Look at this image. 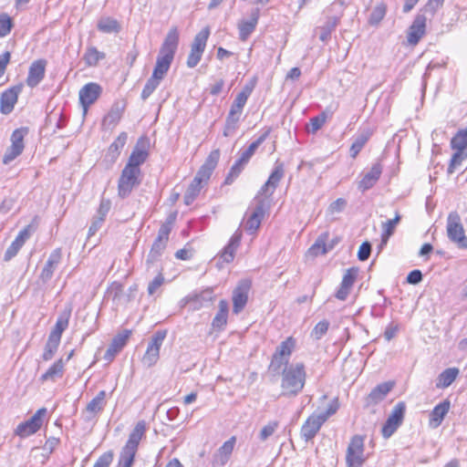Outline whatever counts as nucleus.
Listing matches in <instances>:
<instances>
[{
    "mask_svg": "<svg viewBox=\"0 0 467 467\" xmlns=\"http://www.w3.org/2000/svg\"><path fill=\"white\" fill-rule=\"evenodd\" d=\"M307 379L306 368L303 362L285 364L281 372V395L296 397L301 393Z\"/></svg>",
    "mask_w": 467,
    "mask_h": 467,
    "instance_id": "obj_2",
    "label": "nucleus"
},
{
    "mask_svg": "<svg viewBox=\"0 0 467 467\" xmlns=\"http://www.w3.org/2000/svg\"><path fill=\"white\" fill-rule=\"evenodd\" d=\"M179 40L180 34L178 27L171 26L161 46L151 77L148 79L141 91V97L143 99L150 97L166 76L174 59L179 46Z\"/></svg>",
    "mask_w": 467,
    "mask_h": 467,
    "instance_id": "obj_1",
    "label": "nucleus"
},
{
    "mask_svg": "<svg viewBox=\"0 0 467 467\" xmlns=\"http://www.w3.org/2000/svg\"><path fill=\"white\" fill-rule=\"evenodd\" d=\"M28 128L21 127L12 132L10 136V146L6 148L2 157L3 164H10L23 153L26 147L25 138L28 134Z\"/></svg>",
    "mask_w": 467,
    "mask_h": 467,
    "instance_id": "obj_6",
    "label": "nucleus"
},
{
    "mask_svg": "<svg viewBox=\"0 0 467 467\" xmlns=\"http://www.w3.org/2000/svg\"><path fill=\"white\" fill-rule=\"evenodd\" d=\"M127 141V133L120 132L114 141L109 146L107 155L111 161H116L119 156Z\"/></svg>",
    "mask_w": 467,
    "mask_h": 467,
    "instance_id": "obj_39",
    "label": "nucleus"
},
{
    "mask_svg": "<svg viewBox=\"0 0 467 467\" xmlns=\"http://www.w3.org/2000/svg\"><path fill=\"white\" fill-rule=\"evenodd\" d=\"M242 240V233L241 232H235L230 241L227 246L224 248V251L223 253V260L226 262H231L234 257V253L236 249L239 247Z\"/></svg>",
    "mask_w": 467,
    "mask_h": 467,
    "instance_id": "obj_41",
    "label": "nucleus"
},
{
    "mask_svg": "<svg viewBox=\"0 0 467 467\" xmlns=\"http://www.w3.org/2000/svg\"><path fill=\"white\" fill-rule=\"evenodd\" d=\"M370 252H371V244H369V242H368V241L363 242L358 248V258L360 261H366L369 257Z\"/></svg>",
    "mask_w": 467,
    "mask_h": 467,
    "instance_id": "obj_62",
    "label": "nucleus"
},
{
    "mask_svg": "<svg viewBox=\"0 0 467 467\" xmlns=\"http://www.w3.org/2000/svg\"><path fill=\"white\" fill-rule=\"evenodd\" d=\"M324 423V418L319 417L317 414H311L301 427V437L305 441H311L317 434Z\"/></svg>",
    "mask_w": 467,
    "mask_h": 467,
    "instance_id": "obj_25",
    "label": "nucleus"
},
{
    "mask_svg": "<svg viewBox=\"0 0 467 467\" xmlns=\"http://www.w3.org/2000/svg\"><path fill=\"white\" fill-rule=\"evenodd\" d=\"M260 16V11L258 8L254 9L249 19H242L238 25L237 28L239 31V38L242 41H246L248 37L254 33L258 24Z\"/></svg>",
    "mask_w": 467,
    "mask_h": 467,
    "instance_id": "obj_26",
    "label": "nucleus"
},
{
    "mask_svg": "<svg viewBox=\"0 0 467 467\" xmlns=\"http://www.w3.org/2000/svg\"><path fill=\"white\" fill-rule=\"evenodd\" d=\"M405 410H406L405 403L403 401L398 402L394 406V408H393L391 413L389 414V416L388 417V419L390 421H393L395 424H398L400 426L403 421V419H404Z\"/></svg>",
    "mask_w": 467,
    "mask_h": 467,
    "instance_id": "obj_49",
    "label": "nucleus"
},
{
    "mask_svg": "<svg viewBox=\"0 0 467 467\" xmlns=\"http://www.w3.org/2000/svg\"><path fill=\"white\" fill-rule=\"evenodd\" d=\"M284 173L285 171L282 164L275 166L267 181L261 187L257 195H259L260 198H263L262 196H264V199L265 200L269 199L284 177Z\"/></svg>",
    "mask_w": 467,
    "mask_h": 467,
    "instance_id": "obj_19",
    "label": "nucleus"
},
{
    "mask_svg": "<svg viewBox=\"0 0 467 467\" xmlns=\"http://www.w3.org/2000/svg\"><path fill=\"white\" fill-rule=\"evenodd\" d=\"M211 35L209 26L202 28L193 37L186 58V65L190 68L195 67L202 60Z\"/></svg>",
    "mask_w": 467,
    "mask_h": 467,
    "instance_id": "obj_4",
    "label": "nucleus"
},
{
    "mask_svg": "<svg viewBox=\"0 0 467 467\" xmlns=\"http://www.w3.org/2000/svg\"><path fill=\"white\" fill-rule=\"evenodd\" d=\"M220 156L221 151L219 149H214L209 152L184 193V200L187 204L192 202L200 194L202 189L207 185L218 165Z\"/></svg>",
    "mask_w": 467,
    "mask_h": 467,
    "instance_id": "obj_3",
    "label": "nucleus"
},
{
    "mask_svg": "<svg viewBox=\"0 0 467 467\" xmlns=\"http://www.w3.org/2000/svg\"><path fill=\"white\" fill-rule=\"evenodd\" d=\"M253 286L252 279L244 278L240 280L233 290L232 302L233 312L239 314L243 311L249 300V294Z\"/></svg>",
    "mask_w": 467,
    "mask_h": 467,
    "instance_id": "obj_10",
    "label": "nucleus"
},
{
    "mask_svg": "<svg viewBox=\"0 0 467 467\" xmlns=\"http://www.w3.org/2000/svg\"><path fill=\"white\" fill-rule=\"evenodd\" d=\"M147 431V424L145 420H139L125 443L126 446L135 449L139 448L140 441L144 438Z\"/></svg>",
    "mask_w": 467,
    "mask_h": 467,
    "instance_id": "obj_34",
    "label": "nucleus"
},
{
    "mask_svg": "<svg viewBox=\"0 0 467 467\" xmlns=\"http://www.w3.org/2000/svg\"><path fill=\"white\" fill-rule=\"evenodd\" d=\"M328 119V114L326 111H322L319 115L310 119L308 131L316 133L320 130Z\"/></svg>",
    "mask_w": 467,
    "mask_h": 467,
    "instance_id": "obj_53",
    "label": "nucleus"
},
{
    "mask_svg": "<svg viewBox=\"0 0 467 467\" xmlns=\"http://www.w3.org/2000/svg\"><path fill=\"white\" fill-rule=\"evenodd\" d=\"M59 343L60 342H57L55 339L50 340V337H48L47 343L45 347V350L42 355L43 360L48 361L54 357L55 353L57 352Z\"/></svg>",
    "mask_w": 467,
    "mask_h": 467,
    "instance_id": "obj_54",
    "label": "nucleus"
},
{
    "mask_svg": "<svg viewBox=\"0 0 467 467\" xmlns=\"http://www.w3.org/2000/svg\"><path fill=\"white\" fill-rule=\"evenodd\" d=\"M138 449L124 445L119 455V467H131L135 461Z\"/></svg>",
    "mask_w": 467,
    "mask_h": 467,
    "instance_id": "obj_43",
    "label": "nucleus"
},
{
    "mask_svg": "<svg viewBox=\"0 0 467 467\" xmlns=\"http://www.w3.org/2000/svg\"><path fill=\"white\" fill-rule=\"evenodd\" d=\"M451 148L452 150H465L467 148V128L456 132L451 140Z\"/></svg>",
    "mask_w": 467,
    "mask_h": 467,
    "instance_id": "obj_46",
    "label": "nucleus"
},
{
    "mask_svg": "<svg viewBox=\"0 0 467 467\" xmlns=\"http://www.w3.org/2000/svg\"><path fill=\"white\" fill-rule=\"evenodd\" d=\"M66 361L63 358L56 360L40 377L42 382L55 381L57 379L62 378L65 371Z\"/></svg>",
    "mask_w": 467,
    "mask_h": 467,
    "instance_id": "obj_33",
    "label": "nucleus"
},
{
    "mask_svg": "<svg viewBox=\"0 0 467 467\" xmlns=\"http://www.w3.org/2000/svg\"><path fill=\"white\" fill-rule=\"evenodd\" d=\"M329 327V323L326 320H322L318 322L315 327L313 328L312 335L315 338L319 339L322 336H324Z\"/></svg>",
    "mask_w": 467,
    "mask_h": 467,
    "instance_id": "obj_59",
    "label": "nucleus"
},
{
    "mask_svg": "<svg viewBox=\"0 0 467 467\" xmlns=\"http://www.w3.org/2000/svg\"><path fill=\"white\" fill-rule=\"evenodd\" d=\"M71 313H72V307H71V306H68L58 316L57 322L48 336V337H50V340L55 339L57 342H60L63 332L68 327Z\"/></svg>",
    "mask_w": 467,
    "mask_h": 467,
    "instance_id": "obj_27",
    "label": "nucleus"
},
{
    "mask_svg": "<svg viewBox=\"0 0 467 467\" xmlns=\"http://www.w3.org/2000/svg\"><path fill=\"white\" fill-rule=\"evenodd\" d=\"M59 260H60V253L59 252H57V253L51 254V256L47 260L45 267L42 270L41 277L43 279H49L52 276L54 269H55L56 265L58 264Z\"/></svg>",
    "mask_w": 467,
    "mask_h": 467,
    "instance_id": "obj_47",
    "label": "nucleus"
},
{
    "mask_svg": "<svg viewBox=\"0 0 467 467\" xmlns=\"http://www.w3.org/2000/svg\"><path fill=\"white\" fill-rule=\"evenodd\" d=\"M394 381H387L376 386L368 395L366 400L368 406L376 405L383 400L388 393L394 388Z\"/></svg>",
    "mask_w": 467,
    "mask_h": 467,
    "instance_id": "obj_29",
    "label": "nucleus"
},
{
    "mask_svg": "<svg viewBox=\"0 0 467 467\" xmlns=\"http://www.w3.org/2000/svg\"><path fill=\"white\" fill-rule=\"evenodd\" d=\"M255 200L257 202L256 206L248 216L245 223L246 231L252 234H255L260 228L261 223L270 207L268 200L260 198L259 195H256Z\"/></svg>",
    "mask_w": 467,
    "mask_h": 467,
    "instance_id": "obj_11",
    "label": "nucleus"
},
{
    "mask_svg": "<svg viewBox=\"0 0 467 467\" xmlns=\"http://www.w3.org/2000/svg\"><path fill=\"white\" fill-rule=\"evenodd\" d=\"M296 339L290 336L283 340L272 355L269 368L278 370L282 366L289 364V358L296 349Z\"/></svg>",
    "mask_w": 467,
    "mask_h": 467,
    "instance_id": "obj_8",
    "label": "nucleus"
},
{
    "mask_svg": "<svg viewBox=\"0 0 467 467\" xmlns=\"http://www.w3.org/2000/svg\"><path fill=\"white\" fill-rule=\"evenodd\" d=\"M451 408L449 400H444L437 404L430 413L429 425L431 428L439 427Z\"/></svg>",
    "mask_w": 467,
    "mask_h": 467,
    "instance_id": "obj_31",
    "label": "nucleus"
},
{
    "mask_svg": "<svg viewBox=\"0 0 467 467\" xmlns=\"http://www.w3.org/2000/svg\"><path fill=\"white\" fill-rule=\"evenodd\" d=\"M460 370L457 368H449L443 370L437 378L436 388L446 389L452 384V382L459 376Z\"/></svg>",
    "mask_w": 467,
    "mask_h": 467,
    "instance_id": "obj_37",
    "label": "nucleus"
},
{
    "mask_svg": "<svg viewBox=\"0 0 467 467\" xmlns=\"http://www.w3.org/2000/svg\"><path fill=\"white\" fill-rule=\"evenodd\" d=\"M219 310L213 319L212 327L213 329L220 331L224 328L228 320V303L225 299H222L218 304Z\"/></svg>",
    "mask_w": 467,
    "mask_h": 467,
    "instance_id": "obj_35",
    "label": "nucleus"
},
{
    "mask_svg": "<svg viewBox=\"0 0 467 467\" xmlns=\"http://www.w3.org/2000/svg\"><path fill=\"white\" fill-rule=\"evenodd\" d=\"M125 110L124 105L114 104L102 119V127L106 130L114 129L120 121Z\"/></svg>",
    "mask_w": 467,
    "mask_h": 467,
    "instance_id": "obj_30",
    "label": "nucleus"
},
{
    "mask_svg": "<svg viewBox=\"0 0 467 467\" xmlns=\"http://www.w3.org/2000/svg\"><path fill=\"white\" fill-rule=\"evenodd\" d=\"M382 173V165L377 162L371 166L368 171H367L361 180L358 182V188L364 192L373 187Z\"/></svg>",
    "mask_w": 467,
    "mask_h": 467,
    "instance_id": "obj_28",
    "label": "nucleus"
},
{
    "mask_svg": "<svg viewBox=\"0 0 467 467\" xmlns=\"http://www.w3.org/2000/svg\"><path fill=\"white\" fill-rule=\"evenodd\" d=\"M37 223L33 221L26 226H25L22 230L19 231L15 240L11 243V244L6 249L4 259L5 261H10L14 258L20 249L24 246L26 242L31 237L32 234L36 230Z\"/></svg>",
    "mask_w": 467,
    "mask_h": 467,
    "instance_id": "obj_13",
    "label": "nucleus"
},
{
    "mask_svg": "<svg viewBox=\"0 0 467 467\" xmlns=\"http://www.w3.org/2000/svg\"><path fill=\"white\" fill-rule=\"evenodd\" d=\"M97 27L100 32L105 34H117L121 29L119 22L110 16L101 17L98 21Z\"/></svg>",
    "mask_w": 467,
    "mask_h": 467,
    "instance_id": "obj_38",
    "label": "nucleus"
},
{
    "mask_svg": "<svg viewBox=\"0 0 467 467\" xmlns=\"http://www.w3.org/2000/svg\"><path fill=\"white\" fill-rule=\"evenodd\" d=\"M426 28L427 17L424 15H417L408 30V43L411 46H416L425 36Z\"/></svg>",
    "mask_w": 467,
    "mask_h": 467,
    "instance_id": "obj_18",
    "label": "nucleus"
},
{
    "mask_svg": "<svg viewBox=\"0 0 467 467\" xmlns=\"http://www.w3.org/2000/svg\"><path fill=\"white\" fill-rule=\"evenodd\" d=\"M278 421L272 420L269 421L266 425H265L259 433V438L261 441H265L267 438H269L271 435L275 433L276 429L278 428Z\"/></svg>",
    "mask_w": 467,
    "mask_h": 467,
    "instance_id": "obj_55",
    "label": "nucleus"
},
{
    "mask_svg": "<svg viewBox=\"0 0 467 467\" xmlns=\"http://www.w3.org/2000/svg\"><path fill=\"white\" fill-rule=\"evenodd\" d=\"M373 130L369 128L361 130L358 135L353 140L349 147V155L352 159H356L365 145L368 142Z\"/></svg>",
    "mask_w": 467,
    "mask_h": 467,
    "instance_id": "obj_32",
    "label": "nucleus"
},
{
    "mask_svg": "<svg viewBox=\"0 0 467 467\" xmlns=\"http://www.w3.org/2000/svg\"><path fill=\"white\" fill-rule=\"evenodd\" d=\"M105 57V53L99 51L96 47H88L83 55V60L88 67H97L99 61Z\"/></svg>",
    "mask_w": 467,
    "mask_h": 467,
    "instance_id": "obj_40",
    "label": "nucleus"
},
{
    "mask_svg": "<svg viewBox=\"0 0 467 467\" xmlns=\"http://www.w3.org/2000/svg\"><path fill=\"white\" fill-rule=\"evenodd\" d=\"M346 205H347V201L343 198H338L330 203V205L328 207V212L331 214L338 213L343 211V209L346 207Z\"/></svg>",
    "mask_w": 467,
    "mask_h": 467,
    "instance_id": "obj_63",
    "label": "nucleus"
},
{
    "mask_svg": "<svg viewBox=\"0 0 467 467\" xmlns=\"http://www.w3.org/2000/svg\"><path fill=\"white\" fill-rule=\"evenodd\" d=\"M255 87V80L251 81L246 84L243 89L236 96L234 103L232 104L231 109L229 111L228 120L234 119L235 115H240L246 101L250 95L252 94L254 88Z\"/></svg>",
    "mask_w": 467,
    "mask_h": 467,
    "instance_id": "obj_24",
    "label": "nucleus"
},
{
    "mask_svg": "<svg viewBox=\"0 0 467 467\" xmlns=\"http://www.w3.org/2000/svg\"><path fill=\"white\" fill-rule=\"evenodd\" d=\"M399 427L400 425L395 424L393 421L387 419L381 429L382 436L386 439L389 438Z\"/></svg>",
    "mask_w": 467,
    "mask_h": 467,
    "instance_id": "obj_60",
    "label": "nucleus"
},
{
    "mask_svg": "<svg viewBox=\"0 0 467 467\" xmlns=\"http://www.w3.org/2000/svg\"><path fill=\"white\" fill-rule=\"evenodd\" d=\"M358 275V270L356 268H349L346 271L343 275L341 284L344 286L352 288Z\"/></svg>",
    "mask_w": 467,
    "mask_h": 467,
    "instance_id": "obj_56",
    "label": "nucleus"
},
{
    "mask_svg": "<svg viewBox=\"0 0 467 467\" xmlns=\"http://www.w3.org/2000/svg\"><path fill=\"white\" fill-rule=\"evenodd\" d=\"M140 171L124 167L118 182V194L121 198L128 197L133 189L140 184Z\"/></svg>",
    "mask_w": 467,
    "mask_h": 467,
    "instance_id": "obj_12",
    "label": "nucleus"
},
{
    "mask_svg": "<svg viewBox=\"0 0 467 467\" xmlns=\"http://www.w3.org/2000/svg\"><path fill=\"white\" fill-rule=\"evenodd\" d=\"M454 150L455 152L452 154L447 169L449 174L453 173L456 168L462 164V161L467 158V152L460 150Z\"/></svg>",
    "mask_w": 467,
    "mask_h": 467,
    "instance_id": "obj_52",
    "label": "nucleus"
},
{
    "mask_svg": "<svg viewBox=\"0 0 467 467\" xmlns=\"http://www.w3.org/2000/svg\"><path fill=\"white\" fill-rule=\"evenodd\" d=\"M22 88V84H19L12 86L2 92L0 96V112L2 114L7 115L13 111Z\"/></svg>",
    "mask_w": 467,
    "mask_h": 467,
    "instance_id": "obj_16",
    "label": "nucleus"
},
{
    "mask_svg": "<svg viewBox=\"0 0 467 467\" xmlns=\"http://www.w3.org/2000/svg\"><path fill=\"white\" fill-rule=\"evenodd\" d=\"M165 282L163 274L160 272L148 285L149 295H153Z\"/></svg>",
    "mask_w": 467,
    "mask_h": 467,
    "instance_id": "obj_57",
    "label": "nucleus"
},
{
    "mask_svg": "<svg viewBox=\"0 0 467 467\" xmlns=\"http://www.w3.org/2000/svg\"><path fill=\"white\" fill-rule=\"evenodd\" d=\"M367 460L365 437L358 434L352 436L346 451V466L363 467Z\"/></svg>",
    "mask_w": 467,
    "mask_h": 467,
    "instance_id": "obj_5",
    "label": "nucleus"
},
{
    "mask_svg": "<svg viewBox=\"0 0 467 467\" xmlns=\"http://www.w3.org/2000/svg\"><path fill=\"white\" fill-rule=\"evenodd\" d=\"M329 237V233L325 232L321 234L316 242L310 246L308 249V253L312 256H318L326 254L329 250L333 249L336 244H337L341 241V237L336 236L334 237L329 244H327V240Z\"/></svg>",
    "mask_w": 467,
    "mask_h": 467,
    "instance_id": "obj_21",
    "label": "nucleus"
},
{
    "mask_svg": "<svg viewBox=\"0 0 467 467\" xmlns=\"http://www.w3.org/2000/svg\"><path fill=\"white\" fill-rule=\"evenodd\" d=\"M270 130H266L264 134H262L255 141L252 142L249 147L242 153L240 156V160L246 164L250 161L251 157L254 154L256 149L260 144H262L265 139L268 137Z\"/></svg>",
    "mask_w": 467,
    "mask_h": 467,
    "instance_id": "obj_44",
    "label": "nucleus"
},
{
    "mask_svg": "<svg viewBox=\"0 0 467 467\" xmlns=\"http://www.w3.org/2000/svg\"><path fill=\"white\" fill-rule=\"evenodd\" d=\"M400 220V216L399 213L396 214V216L393 219L389 220L383 224V234L381 235L382 243L384 244H387L389 238L393 234L395 228L397 224L399 223Z\"/></svg>",
    "mask_w": 467,
    "mask_h": 467,
    "instance_id": "obj_50",
    "label": "nucleus"
},
{
    "mask_svg": "<svg viewBox=\"0 0 467 467\" xmlns=\"http://www.w3.org/2000/svg\"><path fill=\"white\" fill-rule=\"evenodd\" d=\"M47 415V408L38 409L30 419L16 426L14 431L15 435L20 438H26L36 433L42 428Z\"/></svg>",
    "mask_w": 467,
    "mask_h": 467,
    "instance_id": "obj_9",
    "label": "nucleus"
},
{
    "mask_svg": "<svg viewBox=\"0 0 467 467\" xmlns=\"http://www.w3.org/2000/svg\"><path fill=\"white\" fill-rule=\"evenodd\" d=\"M235 443V436H232L223 443V445L217 450L213 457V467H222L228 462L234 451Z\"/></svg>",
    "mask_w": 467,
    "mask_h": 467,
    "instance_id": "obj_23",
    "label": "nucleus"
},
{
    "mask_svg": "<svg viewBox=\"0 0 467 467\" xmlns=\"http://www.w3.org/2000/svg\"><path fill=\"white\" fill-rule=\"evenodd\" d=\"M132 332L130 329H125L116 335L105 352L104 359L110 363L114 360L115 357L127 345Z\"/></svg>",
    "mask_w": 467,
    "mask_h": 467,
    "instance_id": "obj_17",
    "label": "nucleus"
},
{
    "mask_svg": "<svg viewBox=\"0 0 467 467\" xmlns=\"http://www.w3.org/2000/svg\"><path fill=\"white\" fill-rule=\"evenodd\" d=\"M102 87L96 82L85 84L78 91V100L83 109L84 114H87L88 109L101 96Z\"/></svg>",
    "mask_w": 467,
    "mask_h": 467,
    "instance_id": "obj_14",
    "label": "nucleus"
},
{
    "mask_svg": "<svg viewBox=\"0 0 467 467\" xmlns=\"http://www.w3.org/2000/svg\"><path fill=\"white\" fill-rule=\"evenodd\" d=\"M339 409V400H338V398H334L331 402L329 403V405L327 406V409L326 410V411L322 414H317L319 417H322L324 418V421L326 422L327 420L331 417L332 415H334L337 410Z\"/></svg>",
    "mask_w": 467,
    "mask_h": 467,
    "instance_id": "obj_58",
    "label": "nucleus"
},
{
    "mask_svg": "<svg viewBox=\"0 0 467 467\" xmlns=\"http://www.w3.org/2000/svg\"><path fill=\"white\" fill-rule=\"evenodd\" d=\"M171 229L172 221H167L161 225L158 232V235L154 240L150 251V254L153 258L160 255L161 253L165 249L169 241V236L171 232Z\"/></svg>",
    "mask_w": 467,
    "mask_h": 467,
    "instance_id": "obj_20",
    "label": "nucleus"
},
{
    "mask_svg": "<svg viewBox=\"0 0 467 467\" xmlns=\"http://www.w3.org/2000/svg\"><path fill=\"white\" fill-rule=\"evenodd\" d=\"M246 165L245 162L241 161L240 159H238L231 167L225 180V184H231L240 175L242 171L244 170V166Z\"/></svg>",
    "mask_w": 467,
    "mask_h": 467,
    "instance_id": "obj_51",
    "label": "nucleus"
},
{
    "mask_svg": "<svg viewBox=\"0 0 467 467\" xmlns=\"http://www.w3.org/2000/svg\"><path fill=\"white\" fill-rule=\"evenodd\" d=\"M447 234L449 238L457 243L460 247L467 248V237L461 223V217L457 213H451L448 216Z\"/></svg>",
    "mask_w": 467,
    "mask_h": 467,
    "instance_id": "obj_15",
    "label": "nucleus"
},
{
    "mask_svg": "<svg viewBox=\"0 0 467 467\" xmlns=\"http://www.w3.org/2000/svg\"><path fill=\"white\" fill-rule=\"evenodd\" d=\"M147 150L140 148L137 145L130 153L128 163L125 165V167L134 171H140V166L147 160Z\"/></svg>",
    "mask_w": 467,
    "mask_h": 467,
    "instance_id": "obj_36",
    "label": "nucleus"
},
{
    "mask_svg": "<svg viewBox=\"0 0 467 467\" xmlns=\"http://www.w3.org/2000/svg\"><path fill=\"white\" fill-rule=\"evenodd\" d=\"M107 393L105 390H100L95 398H93L87 405L86 410L90 414L96 415L100 412L106 403Z\"/></svg>",
    "mask_w": 467,
    "mask_h": 467,
    "instance_id": "obj_42",
    "label": "nucleus"
},
{
    "mask_svg": "<svg viewBox=\"0 0 467 467\" xmlns=\"http://www.w3.org/2000/svg\"><path fill=\"white\" fill-rule=\"evenodd\" d=\"M47 65V61L44 58L36 59L32 62L26 79L28 87L35 88L44 79Z\"/></svg>",
    "mask_w": 467,
    "mask_h": 467,
    "instance_id": "obj_22",
    "label": "nucleus"
},
{
    "mask_svg": "<svg viewBox=\"0 0 467 467\" xmlns=\"http://www.w3.org/2000/svg\"><path fill=\"white\" fill-rule=\"evenodd\" d=\"M167 335V329H160L157 330L150 337L141 359L142 363L146 367L150 368L158 363L160 359L161 348Z\"/></svg>",
    "mask_w": 467,
    "mask_h": 467,
    "instance_id": "obj_7",
    "label": "nucleus"
},
{
    "mask_svg": "<svg viewBox=\"0 0 467 467\" xmlns=\"http://www.w3.org/2000/svg\"><path fill=\"white\" fill-rule=\"evenodd\" d=\"M113 460V452L103 453L94 463L93 467H109Z\"/></svg>",
    "mask_w": 467,
    "mask_h": 467,
    "instance_id": "obj_61",
    "label": "nucleus"
},
{
    "mask_svg": "<svg viewBox=\"0 0 467 467\" xmlns=\"http://www.w3.org/2000/svg\"><path fill=\"white\" fill-rule=\"evenodd\" d=\"M387 13V5L383 2L378 4L372 9L369 17L368 24L370 26H378L385 17Z\"/></svg>",
    "mask_w": 467,
    "mask_h": 467,
    "instance_id": "obj_45",
    "label": "nucleus"
},
{
    "mask_svg": "<svg viewBox=\"0 0 467 467\" xmlns=\"http://www.w3.org/2000/svg\"><path fill=\"white\" fill-rule=\"evenodd\" d=\"M60 440L56 437L48 438L43 446V450L47 451V455L51 454L58 446Z\"/></svg>",
    "mask_w": 467,
    "mask_h": 467,
    "instance_id": "obj_64",
    "label": "nucleus"
},
{
    "mask_svg": "<svg viewBox=\"0 0 467 467\" xmlns=\"http://www.w3.org/2000/svg\"><path fill=\"white\" fill-rule=\"evenodd\" d=\"M13 27V18L6 13H0V38L8 36Z\"/></svg>",
    "mask_w": 467,
    "mask_h": 467,
    "instance_id": "obj_48",
    "label": "nucleus"
}]
</instances>
